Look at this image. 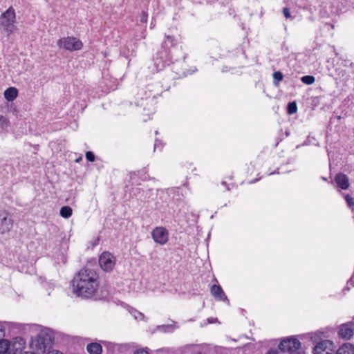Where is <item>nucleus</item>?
<instances>
[{
	"mask_svg": "<svg viewBox=\"0 0 354 354\" xmlns=\"http://www.w3.org/2000/svg\"><path fill=\"white\" fill-rule=\"evenodd\" d=\"M15 24V11L12 7H10L0 15V28L7 34V36H10L16 29Z\"/></svg>",
	"mask_w": 354,
	"mask_h": 354,
	"instance_id": "20e7f679",
	"label": "nucleus"
},
{
	"mask_svg": "<svg viewBox=\"0 0 354 354\" xmlns=\"http://www.w3.org/2000/svg\"><path fill=\"white\" fill-rule=\"evenodd\" d=\"M25 340L21 337H16L13 339L12 344L10 343L8 354H21L25 348Z\"/></svg>",
	"mask_w": 354,
	"mask_h": 354,
	"instance_id": "4468645a",
	"label": "nucleus"
},
{
	"mask_svg": "<svg viewBox=\"0 0 354 354\" xmlns=\"http://www.w3.org/2000/svg\"><path fill=\"white\" fill-rule=\"evenodd\" d=\"M47 354H63V353L59 352V351L53 350V351H48Z\"/></svg>",
	"mask_w": 354,
	"mask_h": 354,
	"instance_id": "c9c22d12",
	"label": "nucleus"
},
{
	"mask_svg": "<svg viewBox=\"0 0 354 354\" xmlns=\"http://www.w3.org/2000/svg\"><path fill=\"white\" fill-rule=\"evenodd\" d=\"M134 354H149L146 350L144 349H138L137 350Z\"/></svg>",
	"mask_w": 354,
	"mask_h": 354,
	"instance_id": "473e14b6",
	"label": "nucleus"
},
{
	"mask_svg": "<svg viewBox=\"0 0 354 354\" xmlns=\"http://www.w3.org/2000/svg\"><path fill=\"white\" fill-rule=\"evenodd\" d=\"M152 91H153L149 88L148 89L149 93H147V91H145V97H141L140 100L136 103V105L144 106V110H147L149 112H153L154 111V105L156 103V99L159 93H154L152 94Z\"/></svg>",
	"mask_w": 354,
	"mask_h": 354,
	"instance_id": "423d86ee",
	"label": "nucleus"
},
{
	"mask_svg": "<svg viewBox=\"0 0 354 354\" xmlns=\"http://www.w3.org/2000/svg\"><path fill=\"white\" fill-rule=\"evenodd\" d=\"M9 125V121L7 120L6 118L1 115L0 116V126L1 127L4 129L7 128Z\"/></svg>",
	"mask_w": 354,
	"mask_h": 354,
	"instance_id": "a878e982",
	"label": "nucleus"
},
{
	"mask_svg": "<svg viewBox=\"0 0 354 354\" xmlns=\"http://www.w3.org/2000/svg\"><path fill=\"white\" fill-rule=\"evenodd\" d=\"M222 185H225L227 187V190H230V188H229L228 185L226 184L225 181H223Z\"/></svg>",
	"mask_w": 354,
	"mask_h": 354,
	"instance_id": "4c0bfd02",
	"label": "nucleus"
},
{
	"mask_svg": "<svg viewBox=\"0 0 354 354\" xmlns=\"http://www.w3.org/2000/svg\"><path fill=\"white\" fill-rule=\"evenodd\" d=\"M301 82L307 85H310L315 82V78L313 75H305L301 77Z\"/></svg>",
	"mask_w": 354,
	"mask_h": 354,
	"instance_id": "4be33fe9",
	"label": "nucleus"
},
{
	"mask_svg": "<svg viewBox=\"0 0 354 354\" xmlns=\"http://www.w3.org/2000/svg\"><path fill=\"white\" fill-rule=\"evenodd\" d=\"M274 84L277 86L279 82L281 81L283 78V75L280 71H276L273 73Z\"/></svg>",
	"mask_w": 354,
	"mask_h": 354,
	"instance_id": "b1692460",
	"label": "nucleus"
},
{
	"mask_svg": "<svg viewBox=\"0 0 354 354\" xmlns=\"http://www.w3.org/2000/svg\"><path fill=\"white\" fill-rule=\"evenodd\" d=\"M159 328H172V326H171V325H167V326L163 325V326H159Z\"/></svg>",
	"mask_w": 354,
	"mask_h": 354,
	"instance_id": "e433bc0d",
	"label": "nucleus"
},
{
	"mask_svg": "<svg viewBox=\"0 0 354 354\" xmlns=\"http://www.w3.org/2000/svg\"><path fill=\"white\" fill-rule=\"evenodd\" d=\"M176 53H178V55L175 58L174 61H172L171 64H173L172 70L178 76V77H183L191 73L187 68V64L185 62V55L182 52V49L175 50Z\"/></svg>",
	"mask_w": 354,
	"mask_h": 354,
	"instance_id": "39448f33",
	"label": "nucleus"
},
{
	"mask_svg": "<svg viewBox=\"0 0 354 354\" xmlns=\"http://www.w3.org/2000/svg\"><path fill=\"white\" fill-rule=\"evenodd\" d=\"M345 200L348 207H351L354 206V198L349 194L345 196Z\"/></svg>",
	"mask_w": 354,
	"mask_h": 354,
	"instance_id": "cd10ccee",
	"label": "nucleus"
},
{
	"mask_svg": "<svg viewBox=\"0 0 354 354\" xmlns=\"http://www.w3.org/2000/svg\"><path fill=\"white\" fill-rule=\"evenodd\" d=\"M211 294L218 301H226L227 304H230V301L223 292L222 288L218 285H213L210 289Z\"/></svg>",
	"mask_w": 354,
	"mask_h": 354,
	"instance_id": "2eb2a0df",
	"label": "nucleus"
},
{
	"mask_svg": "<svg viewBox=\"0 0 354 354\" xmlns=\"http://www.w3.org/2000/svg\"><path fill=\"white\" fill-rule=\"evenodd\" d=\"M64 259V263H66V259L64 257H63Z\"/></svg>",
	"mask_w": 354,
	"mask_h": 354,
	"instance_id": "79ce46f5",
	"label": "nucleus"
},
{
	"mask_svg": "<svg viewBox=\"0 0 354 354\" xmlns=\"http://www.w3.org/2000/svg\"><path fill=\"white\" fill-rule=\"evenodd\" d=\"M57 45L69 51L78 50L82 47V42L73 37H67L59 39Z\"/></svg>",
	"mask_w": 354,
	"mask_h": 354,
	"instance_id": "0eeeda50",
	"label": "nucleus"
},
{
	"mask_svg": "<svg viewBox=\"0 0 354 354\" xmlns=\"http://www.w3.org/2000/svg\"><path fill=\"white\" fill-rule=\"evenodd\" d=\"M10 342L7 339L0 338V354L8 353Z\"/></svg>",
	"mask_w": 354,
	"mask_h": 354,
	"instance_id": "aec40b11",
	"label": "nucleus"
},
{
	"mask_svg": "<svg viewBox=\"0 0 354 354\" xmlns=\"http://www.w3.org/2000/svg\"><path fill=\"white\" fill-rule=\"evenodd\" d=\"M159 146H160L162 147V143L160 140H158V139H156L155 140V143H154V151H156V149L159 147Z\"/></svg>",
	"mask_w": 354,
	"mask_h": 354,
	"instance_id": "2f4dec72",
	"label": "nucleus"
},
{
	"mask_svg": "<svg viewBox=\"0 0 354 354\" xmlns=\"http://www.w3.org/2000/svg\"><path fill=\"white\" fill-rule=\"evenodd\" d=\"M354 334V324L353 322H348L342 324L338 330V336L340 338L348 339Z\"/></svg>",
	"mask_w": 354,
	"mask_h": 354,
	"instance_id": "ddd939ff",
	"label": "nucleus"
},
{
	"mask_svg": "<svg viewBox=\"0 0 354 354\" xmlns=\"http://www.w3.org/2000/svg\"><path fill=\"white\" fill-rule=\"evenodd\" d=\"M72 285L78 297L91 298L98 289L99 275L95 269L86 266L74 277Z\"/></svg>",
	"mask_w": 354,
	"mask_h": 354,
	"instance_id": "f257e3e1",
	"label": "nucleus"
},
{
	"mask_svg": "<svg viewBox=\"0 0 354 354\" xmlns=\"http://www.w3.org/2000/svg\"><path fill=\"white\" fill-rule=\"evenodd\" d=\"M99 264L104 271L110 272L115 266V258L110 252H104L99 257Z\"/></svg>",
	"mask_w": 354,
	"mask_h": 354,
	"instance_id": "9d476101",
	"label": "nucleus"
},
{
	"mask_svg": "<svg viewBox=\"0 0 354 354\" xmlns=\"http://www.w3.org/2000/svg\"><path fill=\"white\" fill-rule=\"evenodd\" d=\"M80 160H82V158H81V157H80V158H79L78 159H77V160H76V162H80Z\"/></svg>",
	"mask_w": 354,
	"mask_h": 354,
	"instance_id": "ea45409f",
	"label": "nucleus"
},
{
	"mask_svg": "<svg viewBox=\"0 0 354 354\" xmlns=\"http://www.w3.org/2000/svg\"><path fill=\"white\" fill-rule=\"evenodd\" d=\"M336 354H354V346L349 343L344 344L337 349Z\"/></svg>",
	"mask_w": 354,
	"mask_h": 354,
	"instance_id": "f3484780",
	"label": "nucleus"
},
{
	"mask_svg": "<svg viewBox=\"0 0 354 354\" xmlns=\"http://www.w3.org/2000/svg\"><path fill=\"white\" fill-rule=\"evenodd\" d=\"M151 236L153 241L160 245L165 244L169 239L168 231L163 227H156L151 232Z\"/></svg>",
	"mask_w": 354,
	"mask_h": 354,
	"instance_id": "f8f14e48",
	"label": "nucleus"
},
{
	"mask_svg": "<svg viewBox=\"0 0 354 354\" xmlns=\"http://www.w3.org/2000/svg\"><path fill=\"white\" fill-rule=\"evenodd\" d=\"M335 182L337 187L342 189H347L349 187V180L346 175L339 173L335 177Z\"/></svg>",
	"mask_w": 354,
	"mask_h": 354,
	"instance_id": "dca6fc26",
	"label": "nucleus"
},
{
	"mask_svg": "<svg viewBox=\"0 0 354 354\" xmlns=\"http://www.w3.org/2000/svg\"><path fill=\"white\" fill-rule=\"evenodd\" d=\"M207 322L208 324H213L217 322V319L214 317H209L207 318Z\"/></svg>",
	"mask_w": 354,
	"mask_h": 354,
	"instance_id": "72a5a7b5",
	"label": "nucleus"
},
{
	"mask_svg": "<svg viewBox=\"0 0 354 354\" xmlns=\"http://www.w3.org/2000/svg\"><path fill=\"white\" fill-rule=\"evenodd\" d=\"M344 73H345L344 71H341V72H339V76H341V75L343 76L344 75Z\"/></svg>",
	"mask_w": 354,
	"mask_h": 354,
	"instance_id": "58836bf2",
	"label": "nucleus"
},
{
	"mask_svg": "<svg viewBox=\"0 0 354 354\" xmlns=\"http://www.w3.org/2000/svg\"><path fill=\"white\" fill-rule=\"evenodd\" d=\"M283 15H284L286 18H290L291 17L290 12L288 8H284L283 9Z\"/></svg>",
	"mask_w": 354,
	"mask_h": 354,
	"instance_id": "7c9ffc66",
	"label": "nucleus"
},
{
	"mask_svg": "<svg viewBox=\"0 0 354 354\" xmlns=\"http://www.w3.org/2000/svg\"><path fill=\"white\" fill-rule=\"evenodd\" d=\"M322 180H325V181H326V180H327V178H325V177H322Z\"/></svg>",
	"mask_w": 354,
	"mask_h": 354,
	"instance_id": "a19ab883",
	"label": "nucleus"
},
{
	"mask_svg": "<svg viewBox=\"0 0 354 354\" xmlns=\"http://www.w3.org/2000/svg\"><path fill=\"white\" fill-rule=\"evenodd\" d=\"M54 340V335L48 328L41 330L36 336L32 337L30 347L37 354H44L48 347L50 346Z\"/></svg>",
	"mask_w": 354,
	"mask_h": 354,
	"instance_id": "7ed1b4c3",
	"label": "nucleus"
},
{
	"mask_svg": "<svg viewBox=\"0 0 354 354\" xmlns=\"http://www.w3.org/2000/svg\"><path fill=\"white\" fill-rule=\"evenodd\" d=\"M87 351L90 354H101L102 346L98 343H90L86 346Z\"/></svg>",
	"mask_w": 354,
	"mask_h": 354,
	"instance_id": "6ab92c4d",
	"label": "nucleus"
},
{
	"mask_svg": "<svg viewBox=\"0 0 354 354\" xmlns=\"http://www.w3.org/2000/svg\"><path fill=\"white\" fill-rule=\"evenodd\" d=\"M12 226L13 220L10 214L6 210H0V234L10 232Z\"/></svg>",
	"mask_w": 354,
	"mask_h": 354,
	"instance_id": "1a4fd4ad",
	"label": "nucleus"
},
{
	"mask_svg": "<svg viewBox=\"0 0 354 354\" xmlns=\"http://www.w3.org/2000/svg\"><path fill=\"white\" fill-rule=\"evenodd\" d=\"M297 107L295 102L288 103V113L289 114H293L297 112Z\"/></svg>",
	"mask_w": 354,
	"mask_h": 354,
	"instance_id": "393cba45",
	"label": "nucleus"
},
{
	"mask_svg": "<svg viewBox=\"0 0 354 354\" xmlns=\"http://www.w3.org/2000/svg\"><path fill=\"white\" fill-rule=\"evenodd\" d=\"M266 354H279V353L276 349H270Z\"/></svg>",
	"mask_w": 354,
	"mask_h": 354,
	"instance_id": "f704fd0d",
	"label": "nucleus"
},
{
	"mask_svg": "<svg viewBox=\"0 0 354 354\" xmlns=\"http://www.w3.org/2000/svg\"><path fill=\"white\" fill-rule=\"evenodd\" d=\"M17 95L18 91L15 87H10L4 91V97L9 102H12L15 100Z\"/></svg>",
	"mask_w": 354,
	"mask_h": 354,
	"instance_id": "a211bd4d",
	"label": "nucleus"
},
{
	"mask_svg": "<svg viewBox=\"0 0 354 354\" xmlns=\"http://www.w3.org/2000/svg\"><path fill=\"white\" fill-rule=\"evenodd\" d=\"M86 158L89 162H93L95 160V155L92 151H87L86 153Z\"/></svg>",
	"mask_w": 354,
	"mask_h": 354,
	"instance_id": "c85d7f7f",
	"label": "nucleus"
},
{
	"mask_svg": "<svg viewBox=\"0 0 354 354\" xmlns=\"http://www.w3.org/2000/svg\"><path fill=\"white\" fill-rule=\"evenodd\" d=\"M147 17H148L147 13L146 12L143 11L140 16V22L142 24H146L147 21Z\"/></svg>",
	"mask_w": 354,
	"mask_h": 354,
	"instance_id": "c756f323",
	"label": "nucleus"
},
{
	"mask_svg": "<svg viewBox=\"0 0 354 354\" xmlns=\"http://www.w3.org/2000/svg\"><path fill=\"white\" fill-rule=\"evenodd\" d=\"M165 37L160 50L158 51L153 58V64L157 71H161L167 66H169L178 55V53L175 51L178 48L174 47L176 44L174 37L169 35H166Z\"/></svg>",
	"mask_w": 354,
	"mask_h": 354,
	"instance_id": "f03ea898",
	"label": "nucleus"
},
{
	"mask_svg": "<svg viewBox=\"0 0 354 354\" xmlns=\"http://www.w3.org/2000/svg\"><path fill=\"white\" fill-rule=\"evenodd\" d=\"M73 211L69 206H64L60 209V215L63 218H68L72 215Z\"/></svg>",
	"mask_w": 354,
	"mask_h": 354,
	"instance_id": "412c9836",
	"label": "nucleus"
},
{
	"mask_svg": "<svg viewBox=\"0 0 354 354\" xmlns=\"http://www.w3.org/2000/svg\"><path fill=\"white\" fill-rule=\"evenodd\" d=\"M11 323L7 322H0V338H3L5 336L6 328L10 326Z\"/></svg>",
	"mask_w": 354,
	"mask_h": 354,
	"instance_id": "5701e85b",
	"label": "nucleus"
},
{
	"mask_svg": "<svg viewBox=\"0 0 354 354\" xmlns=\"http://www.w3.org/2000/svg\"><path fill=\"white\" fill-rule=\"evenodd\" d=\"M297 354H303L301 352H298Z\"/></svg>",
	"mask_w": 354,
	"mask_h": 354,
	"instance_id": "37998d69",
	"label": "nucleus"
},
{
	"mask_svg": "<svg viewBox=\"0 0 354 354\" xmlns=\"http://www.w3.org/2000/svg\"><path fill=\"white\" fill-rule=\"evenodd\" d=\"M301 346L300 342L295 337H289L283 339L279 345V348L283 352L293 353L297 351Z\"/></svg>",
	"mask_w": 354,
	"mask_h": 354,
	"instance_id": "6e6552de",
	"label": "nucleus"
},
{
	"mask_svg": "<svg viewBox=\"0 0 354 354\" xmlns=\"http://www.w3.org/2000/svg\"><path fill=\"white\" fill-rule=\"evenodd\" d=\"M131 314L134 317V318L136 319H143L144 318V315L138 311H137L136 310H132V311H131Z\"/></svg>",
	"mask_w": 354,
	"mask_h": 354,
	"instance_id": "bb28decb",
	"label": "nucleus"
},
{
	"mask_svg": "<svg viewBox=\"0 0 354 354\" xmlns=\"http://www.w3.org/2000/svg\"><path fill=\"white\" fill-rule=\"evenodd\" d=\"M334 344L330 340H323L317 343L313 348L314 354H333Z\"/></svg>",
	"mask_w": 354,
	"mask_h": 354,
	"instance_id": "9b49d317",
	"label": "nucleus"
}]
</instances>
